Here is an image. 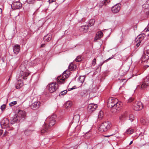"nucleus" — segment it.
<instances>
[{
    "label": "nucleus",
    "instance_id": "3",
    "mask_svg": "<svg viewBox=\"0 0 149 149\" xmlns=\"http://www.w3.org/2000/svg\"><path fill=\"white\" fill-rule=\"evenodd\" d=\"M68 70L65 71L63 73L62 76H60L57 78L56 79V81L58 84H63L65 82V79L68 78L69 74V72H68Z\"/></svg>",
    "mask_w": 149,
    "mask_h": 149
},
{
    "label": "nucleus",
    "instance_id": "39",
    "mask_svg": "<svg viewBox=\"0 0 149 149\" xmlns=\"http://www.w3.org/2000/svg\"><path fill=\"white\" fill-rule=\"evenodd\" d=\"M49 141V138H45L43 140V142L47 144Z\"/></svg>",
    "mask_w": 149,
    "mask_h": 149
},
{
    "label": "nucleus",
    "instance_id": "6",
    "mask_svg": "<svg viewBox=\"0 0 149 149\" xmlns=\"http://www.w3.org/2000/svg\"><path fill=\"white\" fill-rule=\"evenodd\" d=\"M58 88V84L56 82H52L49 84V90L51 93L55 92Z\"/></svg>",
    "mask_w": 149,
    "mask_h": 149
},
{
    "label": "nucleus",
    "instance_id": "22",
    "mask_svg": "<svg viewBox=\"0 0 149 149\" xmlns=\"http://www.w3.org/2000/svg\"><path fill=\"white\" fill-rule=\"evenodd\" d=\"M26 116L25 112L22 110H20L18 112V116H21L22 118H24Z\"/></svg>",
    "mask_w": 149,
    "mask_h": 149
},
{
    "label": "nucleus",
    "instance_id": "37",
    "mask_svg": "<svg viewBox=\"0 0 149 149\" xmlns=\"http://www.w3.org/2000/svg\"><path fill=\"white\" fill-rule=\"evenodd\" d=\"M29 64L30 65L32 66H35L36 64V61L33 60V61H31V62L29 63Z\"/></svg>",
    "mask_w": 149,
    "mask_h": 149
},
{
    "label": "nucleus",
    "instance_id": "9",
    "mask_svg": "<svg viewBox=\"0 0 149 149\" xmlns=\"http://www.w3.org/2000/svg\"><path fill=\"white\" fill-rule=\"evenodd\" d=\"M11 6L14 10L19 9L22 7V4L19 1L14 2L12 3Z\"/></svg>",
    "mask_w": 149,
    "mask_h": 149
},
{
    "label": "nucleus",
    "instance_id": "30",
    "mask_svg": "<svg viewBox=\"0 0 149 149\" xmlns=\"http://www.w3.org/2000/svg\"><path fill=\"white\" fill-rule=\"evenodd\" d=\"M95 23V20L94 19H91L89 22V26H92Z\"/></svg>",
    "mask_w": 149,
    "mask_h": 149
},
{
    "label": "nucleus",
    "instance_id": "31",
    "mask_svg": "<svg viewBox=\"0 0 149 149\" xmlns=\"http://www.w3.org/2000/svg\"><path fill=\"white\" fill-rule=\"evenodd\" d=\"M82 60L81 56H78L75 59V61L77 62L81 61Z\"/></svg>",
    "mask_w": 149,
    "mask_h": 149
},
{
    "label": "nucleus",
    "instance_id": "18",
    "mask_svg": "<svg viewBox=\"0 0 149 149\" xmlns=\"http://www.w3.org/2000/svg\"><path fill=\"white\" fill-rule=\"evenodd\" d=\"M142 58L145 60L149 59V50H147L145 52L144 54L142 56Z\"/></svg>",
    "mask_w": 149,
    "mask_h": 149
},
{
    "label": "nucleus",
    "instance_id": "41",
    "mask_svg": "<svg viewBox=\"0 0 149 149\" xmlns=\"http://www.w3.org/2000/svg\"><path fill=\"white\" fill-rule=\"evenodd\" d=\"M101 38H100V37H99V36H98V35H97V34H96V36L95 37V39L94 40V41H96L97 40L100 39Z\"/></svg>",
    "mask_w": 149,
    "mask_h": 149
},
{
    "label": "nucleus",
    "instance_id": "2",
    "mask_svg": "<svg viewBox=\"0 0 149 149\" xmlns=\"http://www.w3.org/2000/svg\"><path fill=\"white\" fill-rule=\"evenodd\" d=\"M55 116L53 115L46 118L45 122V123L43 125L41 130V133L42 134L48 132L51 127L55 124Z\"/></svg>",
    "mask_w": 149,
    "mask_h": 149
},
{
    "label": "nucleus",
    "instance_id": "61",
    "mask_svg": "<svg viewBox=\"0 0 149 149\" xmlns=\"http://www.w3.org/2000/svg\"><path fill=\"white\" fill-rule=\"evenodd\" d=\"M148 26H149V24H148Z\"/></svg>",
    "mask_w": 149,
    "mask_h": 149
},
{
    "label": "nucleus",
    "instance_id": "57",
    "mask_svg": "<svg viewBox=\"0 0 149 149\" xmlns=\"http://www.w3.org/2000/svg\"><path fill=\"white\" fill-rule=\"evenodd\" d=\"M125 80L124 79H122L120 80V82H123V81H124Z\"/></svg>",
    "mask_w": 149,
    "mask_h": 149
},
{
    "label": "nucleus",
    "instance_id": "56",
    "mask_svg": "<svg viewBox=\"0 0 149 149\" xmlns=\"http://www.w3.org/2000/svg\"><path fill=\"white\" fill-rule=\"evenodd\" d=\"M146 29V31H149V29H148V28H146L145 30Z\"/></svg>",
    "mask_w": 149,
    "mask_h": 149
},
{
    "label": "nucleus",
    "instance_id": "46",
    "mask_svg": "<svg viewBox=\"0 0 149 149\" xmlns=\"http://www.w3.org/2000/svg\"><path fill=\"white\" fill-rule=\"evenodd\" d=\"M114 57V56H113V55H112V56H111V57H109L108 59H107L106 60L104 61V62H107L109 60L113 58Z\"/></svg>",
    "mask_w": 149,
    "mask_h": 149
},
{
    "label": "nucleus",
    "instance_id": "1",
    "mask_svg": "<svg viewBox=\"0 0 149 149\" xmlns=\"http://www.w3.org/2000/svg\"><path fill=\"white\" fill-rule=\"evenodd\" d=\"M122 105V102H118L117 99L112 97L109 98L107 102V107L111 109V111L113 113L119 111Z\"/></svg>",
    "mask_w": 149,
    "mask_h": 149
},
{
    "label": "nucleus",
    "instance_id": "29",
    "mask_svg": "<svg viewBox=\"0 0 149 149\" xmlns=\"http://www.w3.org/2000/svg\"><path fill=\"white\" fill-rule=\"evenodd\" d=\"M134 115L132 114H130L129 115V120H130L131 122H132L134 120Z\"/></svg>",
    "mask_w": 149,
    "mask_h": 149
},
{
    "label": "nucleus",
    "instance_id": "11",
    "mask_svg": "<svg viewBox=\"0 0 149 149\" xmlns=\"http://www.w3.org/2000/svg\"><path fill=\"white\" fill-rule=\"evenodd\" d=\"M29 74L28 71H21L19 75V78L24 79H26Z\"/></svg>",
    "mask_w": 149,
    "mask_h": 149
},
{
    "label": "nucleus",
    "instance_id": "14",
    "mask_svg": "<svg viewBox=\"0 0 149 149\" xmlns=\"http://www.w3.org/2000/svg\"><path fill=\"white\" fill-rule=\"evenodd\" d=\"M120 8L119 4H116L113 7L111 8L112 12L114 13H117L120 10Z\"/></svg>",
    "mask_w": 149,
    "mask_h": 149
},
{
    "label": "nucleus",
    "instance_id": "44",
    "mask_svg": "<svg viewBox=\"0 0 149 149\" xmlns=\"http://www.w3.org/2000/svg\"><path fill=\"white\" fill-rule=\"evenodd\" d=\"M106 62H104V61L103 62H100L99 65V66L100 67V68H101V66L104 63Z\"/></svg>",
    "mask_w": 149,
    "mask_h": 149
},
{
    "label": "nucleus",
    "instance_id": "43",
    "mask_svg": "<svg viewBox=\"0 0 149 149\" xmlns=\"http://www.w3.org/2000/svg\"><path fill=\"white\" fill-rule=\"evenodd\" d=\"M6 107V105L5 104H3L1 106V110L2 111L4 110L5 109Z\"/></svg>",
    "mask_w": 149,
    "mask_h": 149
},
{
    "label": "nucleus",
    "instance_id": "17",
    "mask_svg": "<svg viewBox=\"0 0 149 149\" xmlns=\"http://www.w3.org/2000/svg\"><path fill=\"white\" fill-rule=\"evenodd\" d=\"M52 38V35L51 33L48 34L44 37V40L45 42H47L51 40Z\"/></svg>",
    "mask_w": 149,
    "mask_h": 149
},
{
    "label": "nucleus",
    "instance_id": "51",
    "mask_svg": "<svg viewBox=\"0 0 149 149\" xmlns=\"http://www.w3.org/2000/svg\"><path fill=\"white\" fill-rule=\"evenodd\" d=\"M7 131H5V132H4V134H3V136H5L6 135V134H7Z\"/></svg>",
    "mask_w": 149,
    "mask_h": 149
},
{
    "label": "nucleus",
    "instance_id": "35",
    "mask_svg": "<svg viewBox=\"0 0 149 149\" xmlns=\"http://www.w3.org/2000/svg\"><path fill=\"white\" fill-rule=\"evenodd\" d=\"M87 93V91L86 90L82 91L80 93V95L83 96L86 94Z\"/></svg>",
    "mask_w": 149,
    "mask_h": 149
},
{
    "label": "nucleus",
    "instance_id": "50",
    "mask_svg": "<svg viewBox=\"0 0 149 149\" xmlns=\"http://www.w3.org/2000/svg\"><path fill=\"white\" fill-rule=\"evenodd\" d=\"M45 45V44H41V46H40V47L42 48V47H43Z\"/></svg>",
    "mask_w": 149,
    "mask_h": 149
},
{
    "label": "nucleus",
    "instance_id": "49",
    "mask_svg": "<svg viewBox=\"0 0 149 149\" xmlns=\"http://www.w3.org/2000/svg\"><path fill=\"white\" fill-rule=\"evenodd\" d=\"M3 131L2 129H0V136L2 134Z\"/></svg>",
    "mask_w": 149,
    "mask_h": 149
},
{
    "label": "nucleus",
    "instance_id": "7",
    "mask_svg": "<svg viewBox=\"0 0 149 149\" xmlns=\"http://www.w3.org/2000/svg\"><path fill=\"white\" fill-rule=\"evenodd\" d=\"M145 34L144 33H142L139 35L137 38L135 39V41L137 42L136 46L137 47H138L141 42V41L144 39L146 37Z\"/></svg>",
    "mask_w": 149,
    "mask_h": 149
},
{
    "label": "nucleus",
    "instance_id": "53",
    "mask_svg": "<svg viewBox=\"0 0 149 149\" xmlns=\"http://www.w3.org/2000/svg\"><path fill=\"white\" fill-rule=\"evenodd\" d=\"M112 136V135H110L105 136H105V137H109V136Z\"/></svg>",
    "mask_w": 149,
    "mask_h": 149
},
{
    "label": "nucleus",
    "instance_id": "55",
    "mask_svg": "<svg viewBox=\"0 0 149 149\" xmlns=\"http://www.w3.org/2000/svg\"><path fill=\"white\" fill-rule=\"evenodd\" d=\"M132 143H133V141H131L130 142V144H129V145H131L132 144Z\"/></svg>",
    "mask_w": 149,
    "mask_h": 149
},
{
    "label": "nucleus",
    "instance_id": "23",
    "mask_svg": "<svg viewBox=\"0 0 149 149\" xmlns=\"http://www.w3.org/2000/svg\"><path fill=\"white\" fill-rule=\"evenodd\" d=\"M141 123L143 125H146L148 123V119L145 117H143L141 119Z\"/></svg>",
    "mask_w": 149,
    "mask_h": 149
},
{
    "label": "nucleus",
    "instance_id": "27",
    "mask_svg": "<svg viewBox=\"0 0 149 149\" xmlns=\"http://www.w3.org/2000/svg\"><path fill=\"white\" fill-rule=\"evenodd\" d=\"M85 77L84 76H80L78 78V81L79 83H83L85 80Z\"/></svg>",
    "mask_w": 149,
    "mask_h": 149
},
{
    "label": "nucleus",
    "instance_id": "26",
    "mask_svg": "<svg viewBox=\"0 0 149 149\" xmlns=\"http://www.w3.org/2000/svg\"><path fill=\"white\" fill-rule=\"evenodd\" d=\"M76 66L73 63H71L68 66V68L69 70H72L75 69L76 68Z\"/></svg>",
    "mask_w": 149,
    "mask_h": 149
},
{
    "label": "nucleus",
    "instance_id": "59",
    "mask_svg": "<svg viewBox=\"0 0 149 149\" xmlns=\"http://www.w3.org/2000/svg\"><path fill=\"white\" fill-rule=\"evenodd\" d=\"M89 130H88V131H87L86 132V133H87V132H89Z\"/></svg>",
    "mask_w": 149,
    "mask_h": 149
},
{
    "label": "nucleus",
    "instance_id": "48",
    "mask_svg": "<svg viewBox=\"0 0 149 149\" xmlns=\"http://www.w3.org/2000/svg\"><path fill=\"white\" fill-rule=\"evenodd\" d=\"M56 1V0H49V3H52L53 2H54Z\"/></svg>",
    "mask_w": 149,
    "mask_h": 149
},
{
    "label": "nucleus",
    "instance_id": "25",
    "mask_svg": "<svg viewBox=\"0 0 149 149\" xmlns=\"http://www.w3.org/2000/svg\"><path fill=\"white\" fill-rule=\"evenodd\" d=\"M134 132V129L131 128H130L126 130V133L127 134H131L133 133Z\"/></svg>",
    "mask_w": 149,
    "mask_h": 149
},
{
    "label": "nucleus",
    "instance_id": "24",
    "mask_svg": "<svg viewBox=\"0 0 149 149\" xmlns=\"http://www.w3.org/2000/svg\"><path fill=\"white\" fill-rule=\"evenodd\" d=\"M127 115L128 114L127 113L121 115L119 118L120 120L121 121H123L125 120Z\"/></svg>",
    "mask_w": 149,
    "mask_h": 149
},
{
    "label": "nucleus",
    "instance_id": "10",
    "mask_svg": "<svg viewBox=\"0 0 149 149\" xmlns=\"http://www.w3.org/2000/svg\"><path fill=\"white\" fill-rule=\"evenodd\" d=\"M1 125L3 128H8L9 126V122L7 118L4 119L1 122Z\"/></svg>",
    "mask_w": 149,
    "mask_h": 149
},
{
    "label": "nucleus",
    "instance_id": "19",
    "mask_svg": "<svg viewBox=\"0 0 149 149\" xmlns=\"http://www.w3.org/2000/svg\"><path fill=\"white\" fill-rule=\"evenodd\" d=\"M23 83L21 80V79H19L17 81V83L15 87L17 89H19L21 87L23 86Z\"/></svg>",
    "mask_w": 149,
    "mask_h": 149
},
{
    "label": "nucleus",
    "instance_id": "42",
    "mask_svg": "<svg viewBox=\"0 0 149 149\" xmlns=\"http://www.w3.org/2000/svg\"><path fill=\"white\" fill-rule=\"evenodd\" d=\"M96 63V59L94 58L92 61V64L93 65H95Z\"/></svg>",
    "mask_w": 149,
    "mask_h": 149
},
{
    "label": "nucleus",
    "instance_id": "58",
    "mask_svg": "<svg viewBox=\"0 0 149 149\" xmlns=\"http://www.w3.org/2000/svg\"><path fill=\"white\" fill-rule=\"evenodd\" d=\"M22 66H23V65H22H22H21L20 66V68H21L22 67Z\"/></svg>",
    "mask_w": 149,
    "mask_h": 149
},
{
    "label": "nucleus",
    "instance_id": "5",
    "mask_svg": "<svg viewBox=\"0 0 149 149\" xmlns=\"http://www.w3.org/2000/svg\"><path fill=\"white\" fill-rule=\"evenodd\" d=\"M149 86V76L146 77L143 80L142 84L137 86V88L144 89Z\"/></svg>",
    "mask_w": 149,
    "mask_h": 149
},
{
    "label": "nucleus",
    "instance_id": "8",
    "mask_svg": "<svg viewBox=\"0 0 149 149\" xmlns=\"http://www.w3.org/2000/svg\"><path fill=\"white\" fill-rule=\"evenodd\" d=\"M143 107V105L140 102H137L134 103L133 105V108L136 111L141 110Z\"/></svg>",
    "mask_w": 149,
    "mask_h": 149
},
{
    "label": "nucleus",
    "instance_id": "13",
    "mask_svg": "<svg viewBox=\"0 0 149 149\" xmlns=\"http://www.w3.org/2000/svg\"><path fill=\"white\" fill-rule=\"evenodd\" d=\"M40 103L39 101L35 102L31 105V107L32 109H36L40 107Z\"/></svg>",
    "mask_w": 149,
    "mask_h": 149
},
{
    "label": "nucleus",
    "instance_id": "20",
    "mask_svg": "<svg viewBox=\"0 0 149 149\" xmlns=\"http://www.w3.org/2000/svg\"><path fill=\"white\" fill-rule=\"evenodd\" d=\"M88 26L87 25L83 26L80 27L79 30L81 31L86 32L88 31Z\"/></svg>",
    "mask_w": 149,
    "mask_h": 149
},
{
    "label": "nucleus",
    "instance_id": "16",
    "mask_svg": "<svg viewBox=\"0 0 149 149\" xmlns=\"http://www.w3.org/2000/svg\"><path fill=\"white\" fill-rule=\"evenodd\" d=\"M20 46L18 45H16L13 47V51L14 54H17L20 51Z\"/></svg>",
    "mask_w": 149,
    "mask_h": 149
},
{
    "label": "nucleus",
    "instance_id": "33",
    "mask_svg": "<svg viewBox=\"0 0 149 149\" xmlns=\"http://www.w3.org/2000/svg\"><path fill=\"white\" fill-rule=\"evenodd\" d=\"M67 92V91L66 90L62 91L60 93L59 96L64 95L66 94Z\"/></svg>",
    "mask_w": 149,
    "mask_h": 149
},
{
    "label": "nucleus",
    "instance_id": "45",
    "mask_svg": "<svg viewBox=\"0 0 149 149\" xmlns=\"http://www.w3.org/2000/svg\"><path fill=\"white\" fill-rule=\"evenodd\" d=\"M134 100V98L132 97L130 98L128 100V102H132Z\"/></svg>",
    "mask_w": 149,
    "mask_h": 149
},
{
    "label": "nucleus",
    "instance_id": "4",
    "mask_svg": "<svg viewBox=\"0 0 149 149\" xmlns=\"http://www.w3.org/2000/svg\"><path fill=\"white\" fill-rule=\"evenodd\" d=\"M111 127V123L109 121H105L102 123L100 125L99 130L101 132L107 131Z\"/></svg>",
    "mask_w": 149,
    "mask_h": 149
},
{
    "label": "nucleus",
    "instance_id": "62",
    "mask_svg": "<svg viewBox=\"0 0 149 149\" xmlns=\"http://www.w3.org/2000/svg\"><path fill=\"white\" fill-rule=\"evenodd\" d=\"M148 35L149 36V33Z\"/></svg>",
    "mask_w": 149,
    "mask_h": 149
},
{
    "label": "nucleus",
    "instance_id": "60",
    "mask_svg": "<svg viewBox=\"0 0 149 149\" xmlns=\"http://www.w3.org/2000/svg\"><path fill=\"white\" fill-rule=\"evenodd\" d=\"M89 149H92V148H89Z\"/></svg>",
    "mask_w": 149,
    "mask_h": 149
},
{
    "label": "nucleus",
    "instance_id": "34",
    "mask_svg": "<svg viewBox=\"0 0 149 149\" xmlns=\"http://www.w3.org/2000/svg\"><path fill=\"white\" fill-rule=\"evenodd\" d=\"M97 35H98L100 38H101L103 36V33L102 32L99 31L97 32L96 34Z\"/></svg>",
    "mask_w": 149,
    "mask_h": 149
},
{
    "label": "nucleus",
    "instance_id": "47",
    "mask_svg": "<svg viewBox=\"0 0 149 149\" xmlns=\"http://www.w3.org/2000/svg\"><path fill=\"white\" fill-rule=\"evenodd\" d=\"M76 88V86H74V87H72V88H69L68 89V91H70L71 90H72L75 89Z\"/></svg>",
    "mask_w": 149,
    "mask_h": 149
},
{
    "label": "nucleus",
    "instance_id": "32",
    "mask_svg": "<svg viewBox=\"0 0 149 149\" xmlns=\"http://www.w3.org/2000/svg\"><path fill=\"white\" fill-rule=\"evenodd\" d=\"M26 2L29 4H33L36 1V0H26Z\"/></svg>",
    "mask_w": 149,
    "mask_h": 149
},
{
    "label": "nucleus",
    "instance_id": "54",
    "mask_svg": "<svg viewBox=\"0 0 149 149\" xmlns=\"http://www.w3.org/2000/svg\"><path fill=\"white\" fill-rule=\"evenodd\" d=\"M38 10V9H37L36 11L34 12L33 14H35L37 12V11Z\"/></svg>",
    "mask_w": 149,
    "mask_h": 149
},
{
    "label": "nucleus",
    "instance_id": "15",
    "mask_svg": "<svg viewBox=\"0 0 149 149\" xmlns=\"http://www.w3.org/2000/svg\"><path fill=\"white\" fill-rule=\"evenodd\" d=\"M142 8L145 9L144 12L146 15L149 16V5L145 3L142 6Z\"/></svg>",
    "mask_w": 149,
    "mask_h": 149
},
{
    "label": "nucleus",
    "instance_id": "12",
    "mask_svg": "<svg viewBox=\"0 0 149 149\" xmlns=\"http://www.w3.org/2000/svg\"><path fill=\"white\" fill-rule=\"evenodd\" d=\"M97 107V105L96 104H91L88 107L87 110L89 112H92L94 111Z\"/></svg>",
    "mask_w": 149,
    "mask_h": 149
},
{
    "label": "nucleus",
    "instance_id": "40",
    "mask_svg": "<svg viewBox=\"0 0 149 149\" xmlns=\"http://www.w3.org/2000/svg\"><path fill=\"white\" fill-rule=\"evenodd\" d=\"M110 1V0H105L102 1L101 4H103V5H106L107 3H109Z\"/></svg>",
    "mask_w": 149,
    "mask_h": 149
},
{
    "label": "nucleus",
    "instance_id": "36",
    "mask_svg": "<svg viewBox=\"0 0 149 149\" xmlns=\"http://www.w3.org/2000/svg\"><path fill=\"white\" fill-rule=\"evenodd\" d=\"M103 116V112L102 111H100L98 114V117L100 119H101Z\"/></svg>",
    "mask_w": 149,
    "mask_h": 149
},
{
    "label": "nucleus",
    "instance_id": "38",
    "mask_svg": "<svg viewBox=\"0 0 149 149\" xmlns=\"http://www.w3.org/2000/svg\"><path fill=\"white\" fill-rule=\"evenodd\" d=\"M17 104L16 101H14L10 102L9 104V105L10 107H12Z\"/></svg>",
    "mask_w": 149,
    "mask_h": 149
},
{
    "label": "nucleus",
    "instance_id": "21",
    "mask_svg": "<svg viewBox=\"0 0 149 149\" xmlns=\"http://www.w3.org/2000/svg\"><path fill=\"white\" fill-rule=\"evenodd\" d=\"M19 116L15 115L13 118H12L11 119V124H13L17 121L19 118Z\"/></svg>",
    "mask_w": 149,
    "mask_h": 149
},
{
    "label": "nucleus",
    "instance_id": "52",
    "mask_svg": "<svg viewBox=\"0 0 149 149\" xmlns=\"http://www.w3.org/2000/svg\"><path fill=\"white\" fill-rule=\"evenodd\" d=\"M145 3L147 4L148 5H149V0H147Z\"/></svg>",
    "mask_w": 149,
    "mask_h": 149
},
{
    "label": "nucleus",
    "instance_id": "28",
    "mask_svg": "<svg viewBox=\"0 0 149 149\" xmlns=\"http://www.w3.org/2000/svg\"><path fill=\"white\" fill-rule=\"evenodd\" d=\"M71 103L69 101H67L65 104V107L66 108H70L71 105Z\"/></svg>",
    "mask_w": 149,
    "mask_h": 149
}]
</instances>
